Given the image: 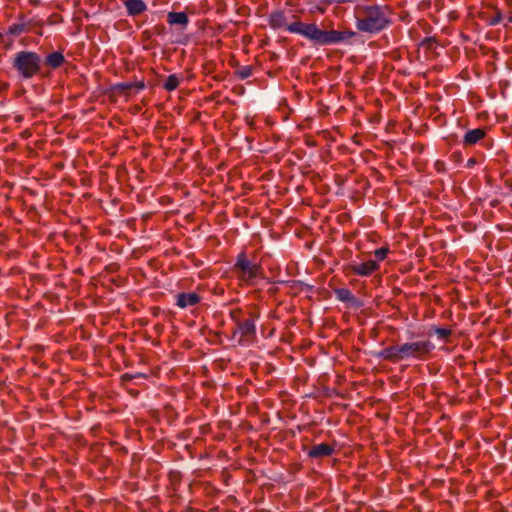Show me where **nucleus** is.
<instances>
[{
  "mask_svg": "<svg viewBox=\"0 0 512 512\" xmlns=\"http://www.w3.org/2000/svg\"><path fill=\"white\" fill-rule=\"evenodd\" d=\"M390 14L385 5H358L355 8V26L364 33H380L391 25Z\"/></svg>",
  "mask_w": 512,
  "mask_h": 512,
  "instance_id": "obj_1",
  "label": "nucleus"
},
{
  "mask_svg": "<svg viewBox=\"0 0 512 512\" xmlns=\"http://www.w3.org/2000/svg\"><path fill=\"white\" fill-rule=\"evenodd\" d=\"M286 29L290 33L300 34L321 46L338 44L356 36V32L352 30H322L316 24H306L299 21L287 24Z\"/></svg>",
  "mask_w": 512,
  "mask_h": 512,
  "instance_id": "obj_2",
  "label": "nucleus"
},
{
  "mask_svg": "<svg viewBox=\"0 0 512 512\" xmlns=\"http://www.w3.org/2000/svg\"><path fill=\"white\" fill-rule=\"evenodd\" d=\"M11 65L23 79H31L35 75L47 76L43 73V59L34 51H19L11 57Z\"/></svg>",
  "mask_w": 512,
  "mask_h": 512,
  "instance_id": "obj_3",
  "label": "nucleus"
},
{
  "mask_svg": "<svg viewBox=\"0 0 512 512\" xmlns=\"http://www.w3.org/2000/svg\"><path fill=\"white\" fill-rule=\"evenodd\" d=\"M398 348L400 358L401 360H404L410 357L420 358L423 354H427L432 351L435 346L430 341H416L403 343L398 345Z\"/></svg>",
  "mask_w": 512,
  "mask_h": 512,
  "instance_id": "obj_4",
  "label": "nucleus"
},
{
  "mask_svg": "<svg viewBox=\"0 0 512 512\" xmlns=\"http://www.w3.org/2000/svg\"><path fill=\"white\" fill-rule=\"evenodd\" d=\"M235 268L240 273V278L246 282L254 280L262 270L259 264L249 261L243 252L237 256Z\"/></svg>",
  "mask_w": 512,
  "mask_h": 512,
  "instance_id": "obj_5",
  "label": "nucleus"
},
{
  "mask_svg": "<svg viewBox=\"0 0 512 512\" xmlns=\"http://www.w3.org/2000/svg\"><path fill=\"white\" fill-rule=\"evenodd\" d=\"M231 316L233 320L237 324V330L234 331L233 336L235 337L238 333L241 334L240 339L238 340L239 345H243V337H255L256 336V320L258 319L257 314H251V317L247 320L240 321L235 317V313L231 312Z\"/></svg>",
  "mask_w": 512,
  "mask_h": 512,
  "instance_id": "obj_6",
  "label": "nucleus"
},
{
  "mask_svg": "<svg viewBox=\"0 0 512 512\" xmlns=\"http://www.w3.org/2000/svg\"><path fill=\"white\" fill-rule=\"evenodd\" d=\"M200 300V296L195 292H183L176 295V305L181 309L187 308L189 306H194L198 304Z\"/></svg>",
  "mask_w": 512,
  "mask_h": 512,
  "instance_id": "obj_7",
  "label": "nucleus"
},
{
  "mask_svg": "<svg viewBox=\"0 0 512 512\" xmlns=\"http://www.w3.org/2000/svg\"><path fill=\"white\" fill-rule=\"evenodd\" d=\"M379 268V264L375 260H369L360 264L352 266V270L355 274L360 276H369Z\"/></svg>",
  "mask_w": 512,
  "mask_h": 512,
  "instance_id": "obj_8",
  "label": "nucleus"
},
{
  "mask_svg": "<svg viewBox=\"0 0 512 512\" xmlns=\"http://www.w3.org/2000/svg\"><path fill=\"white\" fill-rule=\"evenodd\" d=\"M66 62V59L62 52L54 51L48 54L43 60V66H47L51 69H57Z\"/></svg>",
  "mask_w": 512,
  "mask_h": 512,
  "instance_id": "obj_9",
  "label": "nucleus"
},
{
  "mask_svg": "<svg viewBox=\"0 0 512 512\" xmlns=\"http://www.w3.org/2000/svg\"><path fill=\"white\" fill-rule=\"evenodd\" d=\"M334 452V448L326 443H320L314 445L308 451V456L311 458H322L326 456L332 455Z\"/></svg>",
  "mask_w": 512,
  "mask_h": 512,
  "instance_id": "obj_10",
  "label": "nucleus"
},
{
  "mask_svg": "<svg viewBox=\"0 0 512 512\" xmlns=\"http://www.w3.org/2000/svg\"><path fill=\"white\" fill-rule=\"evenodd\" d=\"M124 6L129 16H136L147 10V5L143 0H126Z\"/></svg>",
  "mask_w": 512,
  "mask_h": 512,
  "instance_id": "obj_11",
  "label": "nucleus"
},
{
  "mask_svg": "<svg viewBox=\"0 0 512 512\" xmlns=\"http://www.w3.org/2000/svg\"><path fill=\"white\" fill-rule=\"evenodd\" d=\"M335 295H336V298L343 303H349L354 307L361 306L360 301L347 288L336 289Z\"/></svg>",
  "mask_w": 512,
  "mask_h": 512,
  "instance_id": "obj_12",
  "label": "nucleus"
},
{
  "mask_svg": "<svg viewBox=\"0 0 512 512\" xmlns=\"http://www.w3.org/2000/svg\"><path fill=\"white\" fill-rule=\"evenodd\" d=\"M398 345L389 346L377 353V357L393 362L401 361Z\"/></svg>",
  "mask_w": 512,
  "mask_h": 512,
  "instance_id": "obj_13",
  "label": "nucleus"
},
{
  "mask_svg": "<svg viewBox=\"0 0 512 512\" xmlns=\"http://www.w3.org/2000/svg\"><path fill=\"white\" fill-rule=\"evenodd\" d=\"M269 24L273 29L286 28L287 19L281 10L273 11L269 16Z\"/></svg>",
  "mask_w": 512,
  "mask_h": 512,
  "instance_id": "obj_14",
  "label": "nucleus"
},
{
  "mask_svg": "<svg viewBox=\"0 0 512 512\" xmlns=\"http://www.w3.org/2000/svg\"><path fill=\"white\" fill-rule=\"evenodd\" d=\"M167 21L170 25H180L185 28L189 23V18L184 12H169L167 14Z\"/></svg>",
  "mask_w": 512,
  "mask_h": 512,
  "instance_id": "obj_15",
  "label": "nucleus"
},
{
  "mask_svg": "<svg viewBox=\"0 0 512 512\" xmlns=\"http://www.w3.org/2000/svg\"><path fill=\"white\" fill-rule=\"evenodd\" d=\"M485 136V132L481 128H476L469 130L465 133L463 142L466 145L476 144L479 140H481Z\"/></svg>",
  "mask_w": 512,
  "mask_h": 512,
  "instance_id": "obj_16",
  "label": "nucleus"
},
{
  "mask_svg": "<svg viewBox=\"0 0 512 512\" xmlns=\"http://www.w3.org/2000/svg\"><path fill=\"white\" fill-rule=\"evenodd\" d=\"M452 331L448 328H442L437 326H432L428 332L429 336L436 335L438 339L446 342L448 338L451 336Z\"/></svg>",
  "mask_w": 512,
  "mask_h": 512,
  "instance_id": "obj_17",
  "label": "nucleus"
},
{
  "mask_svg": "<svg viewBox=\"0 0 512 512\" xmlns=\"http://www.w3.org/2000/svg\"><path fill=\"white\" fill-rule=\"evenodd\" d=\"M28 23L29 22L14 23L8 28L6 34L12 36H19L27 30Z\"/></svg>",
  "mask_w": 512,
  "mask_h": 512,
  "instance_id": "obj_18",
  "label": "nucleus"
},
{
  "mask_svg": "<svg viewBox=\"0 0 512 512\" xmlns=\"http://www.w3.org/2000/svg\"><path fill=\"white\" fill-rule=\"evenodd\" d=\"M179 85V78L176 74L169 75L163 84V88L167 91L175 90Z\"/></svg>",
  "mask_w": 512,
  "mask_h": 512,
  "instance_id": "obj_19",
  "label": "nucleus"
},
{
  "mask_svg": "<svg viewBox=\"0 0 512 512\" xmlns=\"http://www.w3.org/2000/svg\"><path fill=\"white\" fill-rule=\"evenodd\" d=\"M253 69L251 66H241L237 70V75L240 79L244 80L249 78L252 75Z\"/></svg>",
  "mask_w": 512,
  "mask_h": 512,
  "instance_id": "obj_20",
  "label": "nucleus"
},
{
  "mask_svg": "<svg viewBox=\"0 0 512 512\" xmlns=\"http://www.w3.org/2000/svg\"><path fill=\"white\" fill-rule=\"evenodd\" d=\"M134 88L133 82H122L115 85V89L119 92L125 93Z\"/></svg>",
  "mask_w": 512,
  "mask_h": 512,
  "instance_id": "obj_21",
  "label": "nucleus"
},
{
  "mask_svg": "<svg viewBox=\"0 0 512 512\" xmlns=\"http://www.w3.org/2000/svg\"><path fill=\"white\" fill-rule=\"evenodd\" d=\"M389 250L388 248H385V247H381V248H378L374 251V255L375 257L381 261V260H384L388 254Z\"/></svg>",
  "mask_w": 512,
  "mask_h": 512,
  "instance_id": "obj_22",
  "label": "nucleus"
},
{
  "mask_svg": "<svg viewBox=\"0 0 512 512\" xmlns=\"http://www.w3.org/2000/svg\"><path fill=\"white\" fill-rule=\"evenodd\" d=\"M133 379H135V376H133V374L130 373H125L121 376L122 382L131 381Z\"/></svg>",
  "mask_w": 512,
  "mask_h": 512,
  "instance_id": "obj_23",
  "label": "nucleus"
},
{
  "mask_svg": "<svg viewBox=\"0 0 512 512\" xmlns=\"http://www.w3.org/2000/svg\"><path fill=\"white\" fill-rule=\"evenodd\" d=\"M500 20H501L500 15H497L496 17H494L490 20V25H496L500 22Z\"/></svg>",
  "mask_w": 512,
  "mask_h": 512,
  "instance_id": "obj_24",
  "label": "nucleus"
},
{
  "mask_svg": "<svg viewBox=\"0 0 512 512\" xmlns=\"http://www.w3.org/2000/svg\"><path fill=\"white\" fill-rule=\"evenodd\" d=\"M134 87L137 89V90H142L145 85L143 82H137V83H134Z\"/></svg>",
  "mask_w": 512,
  "mask_h": 512,
  "instance_id": "obj_25",
  "label": "nucleus"
},
{
  "mask_svg": "<svg viewBox=\"0 0 512 512\" xmlns=\"http://www.w3.org/2000/svg\"><path fill=\"white\" fill-rule=\"evenodd\" d=\"M133 376H135V379H137V378L145 379L147 377V375L144 373H134Z\"/></svg>",
  "mask_w": 512,
  "mask_h": 512,
  "instance_id": "obj_26",
  "label": "nucleus"
},
{
  "mask_svg": "<svg viewBox=\"0 0 512 512\" xmlns=\"http://www.w3.org/2000/svg\"><path fill=\"white\" fill-rule=\"evenodd\" d=\"M130 393H131V394H134V395H137V394H138V392H136V391H131Z\"/></svg>",
  "mask_w": 512,
  "mask_h": 512,
  "instance_id": "obj_27",
  "label": "nucleus"
}]
</instances>
